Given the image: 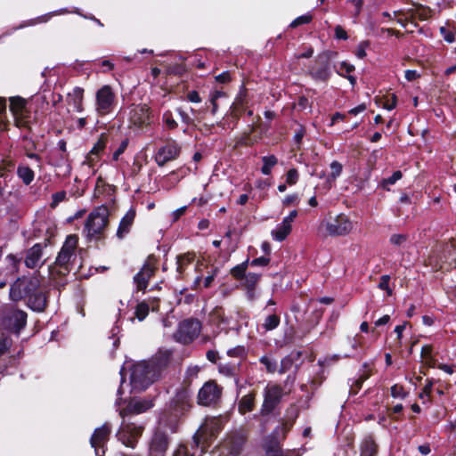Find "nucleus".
Wrapping results in <instances>:
<instances>
[{
	"label": "nucleus",
	"instance_id": "obj_36",
	"mask_svg": "<svg viewBox=\"0 0 456 456\" xmlns=\"http://www.w3.org/2000/svg\"><path fill=\"white\" fill-rule=\"evenodd\" d=\"M248 259H247L246 261H244L243 263L234 266L232 270H231V274L237 280H243V278L245 277V275L247 274L246 273V270L248 268Z\"/></svg>",
	"mask_w": 456,
	"mask_h": 456
},
{
	"label": "nucleus",
	"instance_id": "obj_11",
	"mask_svg": "<svg viewBox=\"0 0 456 456\" xmlns=\"http://www.w3.org/2000/svg\"><path fill=\"white\" fill-rule=\"evenodd\" d=\"M180 152V145L175 141H169L158 150L155 161L159 167H163L167 162L177 159Z\"/></svg>",
	"mask_w": 456,
	"mask_h": 456
},
{
	"label": "nucleus",
	"instance_id": "obj_41",
	"mask_svg": "<svg viewBox=\"0 0 456 456\" xmlns=\"http://www.w3.org/2000/svg\"><path fill=\"white\" fill-rule=\"evenodd\" d=\"M294 364V358L292 355L285 356L281 359L280 368L277 370L280 374H283L289 370Z\"/></svg>",
	"mask_w": 456,
	"mask_h": 456
},
{
	"label": "nucleus",
	"instance_id": "obj_22",
	"mask_svg": "<svg viewBox=\"0 0 456 456\" xmlns=\"http://www.w3.org/2000/svg\"><path fill=\"white\" fill-rule=\"evenodd\" d=\"M135 217V211L134 209H129L126 214L122 217L119 222V225L117 231V237L118 239H123L128 234L130 229L134 224V220Z\"/></svg>",
	"mask_w": 456,
	"mask_h": 456
},
{
	"label": "nucleus",
	"instance_id": "obj_46",
	"mask_svg": "<svg viewBox=\"0 0 456 456\" xmlns=\"http://www.w3.org/2000/svg\"><path fill=\"white\" fill-rule=\"evenodd\" d=\"M370 46L369 41L361 42L356 48L355 55L359 59H363L366 56V49Z\"/></svg>",
	"mask_w": 456,
	"mask_h": 456
},
{
	"label": "nucleus",
	"instance_id": "obj_14",
	"mask_svg": "<svg viewBox=\"0 0 456 456\" xmlns=\"http://www.w3.org/2000/svg\"><path fill=\"white\" fill-rule=\"evenodd\" d=\"M27 102L21 97L16 96L10 98V110L19 126H25L29 111L27 109Z\"/></svg>",
	"mask_w": 456,
	"mask_h": 456
},
{
	"label": "nucleus",
	"instance_id": "obj_21",
	"mask_svg": "<svg viewBox=\"0 0 456 456\" xmlns=\"http://www.w3.org/2000/svg\"><path fill=\"white\" fill-rule=\"evenodd\" d=\"M310 75L315 80L326 81L330 77V72L327 61L319 57L316 66L310 69Z\"/></svg>",
	"mask_w": 456,
	"mask_h": 456
},
{
	"label": "nucleus",
	"instance_id": "obj_12",
	"mask_svg": "<svg viewBox=\"0 0 456 456\" xmlns=\"http://www.w3.org/2000/svg\"><path fill=\"white\" fill-rule=\"evenodd\" d=\"M155 270L156 259L154 256H150L140 272L134 277V282L138 290H144L147 288L149 280L153 276Z\"/></svg>",
	"mask_w": 456,
	"mask_h": 456
},
{
	"label": "nucleus",
	"instance_id": "obj_47",
	"mask_svg": "<svg viewBox=\"0 0 456 456\" xmlns=\"http://www.w3.org/2000/svg\"><path fill=\"white\" fill-rule=\"evenodd\" d=\"M311 20H312V16L311 15H309V14L301 15V16L297 17V19H295L290 23V27L291 28H296V27H297L299 25H302V24H307Z\"/></svg>",
	"mask_w": 456,
	"mask_h": 456
},
{
	"label": "nucleus",
	"instance_id": "obj_29",
	"mask_svg": "<svg viewBox=\"0 0 456 456\" xmlns=\"http://www.w3.org/2000/svg\"><path fill=\"white\" fill-rule=\"evenodd\" d=\"M255 394L250 393L241 397L238 404V410L241 414L251 411L254 407Z\"/></svg>",
	"mask_w": 456,
	"mask_h": 456
},
{
	"label": "nucleus",
	"instance_id": "obj_7",
	"mask_svg": "<svg viewBox=\"0 0 456 456\" xmlns=\"http://www.w3.org/2000/svg\"><path fill=\"white\" fill-rule=\"evenodd\" d=\"M151 110L146 104L131 105L128 107L129 127L142 128L151 122Z\"/></svg>",
	"mask_w": 456,
	"mask_h": 456
},
{
	"label": "nucleus",
	"instance_id": "obj_45",
	"mask_svg": "<svg viewBox=\"0 0 456 456\" xmlns=\"http://www.w3.org/2000/svg\"><path fill=\"white\" fill-rule=\"evenodd\" d=\"M200 370V367L197 365L188 367L185 372V380L191 382L193 379H196Z\"/></svg>",
	"mask_w": 456,
	"mask_h": 456
},
{
	"label": "nucleus",
	"instance_id": "obj_35",
	"mask_svg": "<svg viewBox=\"0 0 456 456\" xmlns=\"http://www.w3.org/2000/svg\"><path fill=\"white\" fill-rule=\"evenodd\" d=\"M260 362L265 365L266 371L269 373H274L277 371V361L270 355H263L259 359Z\"/></svg>",
	"mask_w": 456,
	"mask_h": 456
},
{
	"label": "nucleus",
	"instance_id": "obj_18",
	"mask_svg": "<svg viewBox=\"0 0 456 456\" xmlns=\"http://www.w3.org/2000/svg\"><path fill=\"white\" fill-rule=\"evenodd\" d=\"M172 403L175 410L178 412H183L191 404V393L189 389L184 388L176 393L173 398Z\"/></svg>",
	"mask_w": 456,
	"mask_h": 456
},
{
	"label": "nucleus",
	"instance_id": "obj_5",
	"mask_svg": "<svg viewBox=\"0 0 456 456\" xmlns=\"http://www.w3.org/2000/svg\"><path fill=\"white\" fill-rule=\"evenodd\" d=\"M40 287L38 277H22L11 286L10 297L12 300L18 301L23 297H28L33 292H36Z\"/></svg>",
	"mask_w": 456,
	"mask_h": 456
},
{
	"label": "nucleus",
	"instance_id": "obj_3",
	"mask_svg": "<svg viewBox=\"0 0 456 456\" xmlns=\"http://www.w3.org/2000/svg\"><path fill=\"white\" fill-rule=\"evenodd\" d=\"M109 222V209L105 206L95 208L88 216L84 233L89 239H98L102 234Z\"/></svg>",
	"mask_w": 456,
	"mask_h": 456
},
{
	"label": "nucleus",
	"instance_id": "obj_50",
	"mask_svg": "<svg viewBox=\"0 0 456 456\" xmlns=\"http://www.w3.org/2000/svg\"><path fill=\"white\" fill-rule=\"evenodd\" d=\"M298 202H299V197L297 194L294 193V194L287 195L282 200V205L284 207H289L291 205H297Z\"/></svg>",
	"mask_w": 456,
	"mask_h": 456
},
{
	"label": "nucleus",
	"instance_id": "obj_30",
	"mask_svg": "<svg viewBox=\"0 0 456 456\" xmlns=\"http://www.w3.org/2000/svg\"><path fill=\"white\" fill-rule=\"evenodd\" d=\"M262 162L261 173L265 175H269L273 168L278 164V158L273 154L264 156L262 157Z\"/></svg>",
	"mask_w": 456,
	"mask_h": 456
},
{
	"label": "nucleus",
	"instance_id": "obj_60",
	"mask_svg": "<svg viewBox=\"0 0 456 456\" xmlns=\"http://www.w3.org/2000/svg\"><path fill=\"white\" fill-rule=\"evenodd\" d=\"M335 37L337 39L343 40H346L348 38L346 31L340 25H337L335 27Z\"/></svg>",
	"mask_w": 456,
	"mask_h": 456
},
{
	"label": "nucleus",
	"instance_id": "obj_44",
	"mask_svg": "<svg viewBox=\"0 0 456 456\" xmlns=\"http://www.w3.org/2000/svg\"><path fill=\"white\" fill-rule=\"evenodd\" d=\"M59 167H62L64 169V174H69L71 167L68 161V156L65 153H61L58 161L54 164Z\"/></svg>",
	"mask_w": 456,
	"mask_h": 456
},
{
	"label": "nucleus",
	"instance_id": "obj_58",
	"mask_svg": "<svg viewBox=\"0 0 456 456\" xmlns=\"http://www.w3.org/2000/svg\"><path fill=\"white\" fill-rule=\"evenodd\" d=\"M66 198L65 191H58L53 195L52 207H56L60 202L63 201Z\"/></svg>",
	"mask_w": 456,
	"mask_h": 456
},
{
	"label": "nucleus",
	"instance_id": "obj_54",
	"mask_svg": "<svg viewBox=\"0 0 456 456\" xmlns=\"http://www.w3.org/2000/svg\"><path fill=\"white\" fill-rule=\"evenodd\" d=\"M440 33L441 35L443 36V38L448 42V43H452L454 42L455 40V37H454V34L453 32L448 30L447 28H445L444 27H442L440 28Z\"/></svg>",
	"mask_w": 456,
	"mask_h": 456
},
{
	"label": "nucleus",
	"instance_id": "obj_64",
	"mask_svg": "<svg viewBox=\"0 0 456 456\" xmlns=\"http://www.w3.org/2000/svg\"><path fill=\"white\" fill-rule=\"evenodd\" d=\"M174 456H192V455L189 452V451H188L186 446L180 445L176 449Z\"/></svg>",
	"mask_w": 456,
	"mask_h": 456
},
{
	"label": "nucleus",
	"instance_id": "obj_62",
	"mask_svg": "<svg viewBox=\"0 0 456 456\" xmlns=\"http://www.w3.org/2000/svg\"><path fill=\"white\" fill-rule=\"evenodd\" d=\"M127 144H128V142H127V141H126V140L123 141V142L120 143L119 147H118V148L114 151V153H113V159H114V160H118V159L119 156H120V155L125 151V150L126 149Z\"/></svg>",
	"mask_w": 456,
	"mask_h": 456
},
{
	"label": "nucleus",
	"instance_id": "obj_56",
	"mask_svg": "<svg viewBox=\"0 0 456 456\" xmlns=\"http://www.w3.org/2000/svg\"><path fill=\"white\" fill-rule=\"evenodd\" d=\"M245 352L244 346H239L233 348H231L227 351V354L231 357H239L241 356Z\"/></svg>",
	"mask_w": 456,
	"mask_h": 456
},
{
	"label": "nucleus",
	"instance_id": "obj_59",
	"mask_svg": "<svg viewBox=\"0 0 456 456\" xmlns=\"http://www.w3.org/2000/svg\"><path fill=\"white\" fill-rule=\"evenodd\" d=\"M269 262H270V259L268 257L260 256V257L253 259L250 262V265L252 266H266L269 264Z\"/></svg>",
	"mask_w": 456,
	"mask_h": 456
},
{
	"label": "nucleus",
	"instance_id": "obj_15",
	"mask_svg": "<svg viewBox=\"0 0 456 456\" xmlns=\"http://www.w3.org/2000/svg\"><path fill=\"white\" fill-rule=\"evenodd\" d=\"M110 433V428L109 424H104L101 428H98L94 430L91 437L90 443L92 447L94 448L96 456L104 455V445L108 441Z\"/></svg>",
	"mask_w": 456,
	"mask_h": 456
},
{
	"label": "nucleus",
	"instance_id": "obj_31",
	"mask_svg": "<svg viewBox=\"0 0 456 456\" xmlns=\"http://www.w3.org/2000/svg\"><path fill=\"white\" fill-rule=\"evenodd\" d=\"M330 174L327 177V188L330 189L332 187V183L336 181V179L341 175L343 170V166L337 160H334L330 163Z\"/></svg>",
	"mask_w": 456,
	"mask_h": 456
},
{
	"label": "nucleus",
	"instance_id": "obj_52",
	"mask_svg": "<svg viewBox=\"0 0 456 456\" xmlns=\"http://www.w3.org/2000/svg\"><path fill=\"white\" fill-rule=\"evenodd\" d=\"M397 98L395 94H392L390 98H387L383 103V108L387 110H392L396 107Z\"/></svg>",
	"mask_w": 456,
	"mask_h": 456
},
{
	"label": "nucleus",
	"instance_id": "obj_37",
	"mask_svg": "<svg viewBox=\"0 0 456 456\" xmlns=\"http://www.w3.org/2000/svg\"><path fill=\"white\" fill-rule=\"evenodd\" d=\"M260 280V274L255 273H248L243 278V287L256 289Z\"/></svg>",
	"mask_w": 456,
	"mask_h": 456
},
{
	"label": "nucleus",
	"instance_id": "obj_28",
	"mask_svg": "<svg viewBox=\"0 0 456 456\" xmlns=\"http://www.w3.org/2000/svg\"><path fill=\"white\" fill-rule=\"evenodd\" d=\"M377 451L378 447L373 438L365 437L361 445V456H376Z\"/></svg>",
	"mask_w": 456,
	"mask_h": 456
},
{
	"label": "nucleus",
	"instance_id": "obj_38",
	"mask_svg": "<svg viewBox=\"0 0 456 456\" xmlns=\"http://www.w3.org/2000/svg\"><path fill=\"white\" fill-rule=\"evenodd\" d=\"M162 121L166 127L169 130H174L178 126V123L174 118L173 114L170 110H166L162 115Z\"/></svg>",
	"mask_w": 456,
	"mask_h": 456
},
{
	"label": "nucleus",
	"instance_id": "obj_10",
	"mask_svg": "<svg viewBox=\"0 0 456 456\" xmlns=\"http://www.w3.org/2000/svg\"><path fill=\"white\" fill-rule=\"evenodd\" d=\"M283 395L282 387L276 384L269 383L264 390V402L261 411L264 414L272 412L280 403Z\"/></svg>",
	"mask_w": 456,
	"mask_h": 456
},
{
	"label": "nucleus",
	"instance_id": "obj_9",
	"mask_svg": "<svg viewBox=\"0 0 456 456\" xmlns=\"http://www.w3.org/2000/svg\"><path fill=\"white\" fill-rule=\"evenodd\" d=\"M95 110L98 115L110 113L114 108L115 94L110 86H103L96 92Z\"/></svg>",
	"mask_w": 456,
	"mask_h": 456
},
{
	"label": "nucleus",
	"instance_id": "obj_34",
	"mask_svg": "<svg viewBox=\"0 0 456 456\" xmlns=\"http://www.w3.org/2000/svg\"><path fill=\"white\" fill-rule=\"evenodd\" d=\"M194 258H195V255L192 253H186V254L178 256L177 261H176L177 272L179 273H182L185 270V267L189 264H191L194 260Z\"/></svg>",
	"mask_w": 456,
	"mask_h": 456
},
{
	"label": "nucleus",
	"instance_id": "obj_63",
	"mask_svg": "<svg viewBox=\"0 0 456 456\" xmlns=\"http://www.w3.org/2000/svg\"><path fill=\"white\" fill-rule=\"evenodd\" d=\"M348 3L354 6V16L356 17L359 15L362 6V0H348Z\"/></svg>",
	"mask_w": 456,
	"mask_h": 456
},
{
	"label": "nucleus",
	"instance_id": "obj_61",
	"mask_svg": "<svg viewBox=\"0 0 456 456\" xmlns=\"http://www.w3.org/2000/svg\"><path fill=\"white\" fill-rule=\"evenodd\" d=\"M11 345V339L8 338H3L0 339V356L10 348Z\"/></svg>",
	"mask_w": 456,
	"mask_h": 456
},
{
	"label": "nucleus",
	"instance_id": "obj_17",
	"mask_svg": "<svg viewBox=\"0 0 456 456\" xmlns=\"http://www.w3.org/2000/svg\"><path fill=\"white\" fill-rule=\"evenodd\" d=\"M168 447V438L166 434L157 431L150 444V456H165Z\"/></svg>",
	"mask_w": 456,
	"mask_h": 456
},
{
	"label": "nucleus",
	"instance_id": "obj_53",
	"mask_svg": "<svg viewBox=\"0 0 456 456\" xmlns=\"http://www.w3.org/2000/svg\"><path fill=\"white\" fill-rule=\"evenodd\" d=\"M354 69V65H352V64H350L348 62H346V61H342L339 64V68H338V72L340 75H343L344 73L350 74Z\"/></svg>",
	"mask_w": 456,
	"mask_h": 456
},
{
	"label": "nucleus",
	"instance_id": "obj_43",
	"mask_svg": "<svg viewBox=\"0 0 456 456\" xmlns=\"http://www.w3.org/2000/svg\"><path fill=\"white\" fill-rule=\"evenodd\" d=\"M391 395L394 397V398H400V399H404L407 397L408 395V392H406L403 388V386L401 385H398V384H395L394 386H392L391 387Z\"/></svg>",
	"mask_w": 456,
	"mask_h": 456
},
{
	"label": "nucleus",
	"instance_id": "obj_39",
	"mask_svg": "<svg viewBox=\"0 0 456 456\" xmlns=\"http://www.w3.org/2000/svg\"><path fill=\"white\" fill-rule=\"evenodd\" d=\"M403 175L401 171H395L391 176L383 179L381 182V186L383 189L389 190V185L395 184L398 180L402 178Z\"/></svg>",
	"mask_w": 456,
	"mask_h": 456
},
{
	"label": "nucleus",
	"instance_id": "obj_24",
	"mask_svg": "<svg viewBox=\"0 0 456 456\" xmlns=\"http://www.w3.org/2000/svg\"><path fill=\"white\" fill-rule=\"evenodd\" d=\"M83 97L84 89L81 87H75L71 93L68 94V103L77 112L83 111Z\"/></svg>",
	"mask_w": 456,
	"mask_h": 456
},
{
	"label": "nucleus",
	"instance_id": "obj_32",
	"mask_svg": "<svg viewBox=\"0 0 456 456\" xmlns=\"http://www.w3.org/2000/svg\"><path fill=\"white\" fill-rule=\"evenodd\" d=\"M292 226L282 224L281 223L272 231V237L274 240L282 241L291 232Z\"/></svg>",
	"mask_w": 456,
	"mask_h": 456
},
{
	"label": "nucleus",
	"instance_id": "obj_6",
	"mask_svg": "<svg viewBox=\"0 0 456 456\" xmlns=\"http://www.w3.org/2000/svg\"><path fill=\"white\" fill-rule=\"evenodd\" d=\"M322 226L325 228L326 234L331 237L346 236L354 229L353 222L343 213L323 222Z\"/></svg>",
	"mask_w": 456,
	"mask_h": 456
},
{
	"label": "nucleus",
	"instance_id": "obj_25",
	"mask_svg": "<svg viewBox=\"0 0 456 456\" xmlns=\"http://www.w3.org/2000/svg\"><path fill=\"white\" fill-rule=\"evenodd\" d=\"M105 146L106 138L103 134H102L87 154L85 163H86L89 167H93L94 163L97 160L99 154L105 149Z\"/></svg>",
	"mask_w": 456,
	"mask_h": 456
},
{
	"label": "nucleus",
	"instance_id": "obj_42",
	"mask_svg": "<svg viewBox=\"0 0 456 456\" xmlns=\"http://www.w3.org/2000/svg\"><path fill=\"white\" fill-rule=\"evenodd\" d=\"M286 184L289 186L295 185L299 180V174L296 168H290L286 173Z\"/></svg>",
	"mask_w": 456,
	"mask_h": 456
},
{
	"label": "nucleus",
	"instance_id": "obj_4",
	"mask_svg": "<svg viewBox=\"0 0 456 456\" xmlns=\"http://www.w3.org/2000/svg\"><path fill=\"white\" fill-rule=\"evenodd\" d=\"M78 239L77 235H69L59 252L53 269L60 268L58 273L66 274L69 272V264L74 256Z\"/></svg>",
	"mask_w": 456,
	"mask_h": 456
},
{
	"label": "nucleus",
	"instance_id": "obj_13",
	"mask_svg": "<svg viewBox=\"0 0 456 456\" xmlns=\"http://www.w3.org/2000/svg\"><path fill=\"white\" fill-rule=\"evenodd\" d=\"M221 396V388L214 381L206 382L200 389L198 402L201 405L208 406L215 403Z\"/></svg>",
	"mask_w": 456,
	"mask_h": 456
},
{
	"label": "nucleus",
	"instance_id": "obj_57",
	"mask_svg": "<svg viewBox=\"0 0 456 456\" xmlns=\"http://www.w3.org/2000/svg\"><path fill=\"white\" fill-rule=\"evenodd\" d=\"M297 216V211L292 210L287 216H285L283 218V220L281 221V224L288 225V226H292V223L294 222V220L296 219Z\"/></svg>",
	"mask_w": 456,
	"mask_h": 456
},
{
	"label": "nucleus",
	"instance_id": "obj_2",
	"mask_svg": "<svg viewBox=\"0 0 456 456\" xmlns=\"http://www.w3.org/2000/svg\"><path fill=\"white\" fill-rule=\"evenodd\" d=\"M153 402L147 398H134L127 406L119 411L123 419L117 433L118 439L126 446L134 448L144 427L129 421L126 418L132 414H141L153 407Z\"/></svg>",
	"mask_w": 456,
	"mask_h": 456
},
{
	"label": "nucleus",
	"instance_id": "obj_1",
	"mask_svg": "<svg viewBox=\"0 0 456 456\" xmlns=\"http://www.w3.org/2000/svg\"><path fill=\"white\" fill-rule=\"evenodd\" d=\"M170 359V352H159L149 361L134 363L131 368L130 385L134 391H142L162 376Z\"/></svg>",
	"mask_w": 456,
	"mask_h": 456
},
{
	"label": "nucleus",
	"instance_id": "obj_26",
	"mask_svg": "<svg viewBox=\"0 0 456 456\" xmlns=\"http://www.w3.org/2000/svg\"><path fill=\"white\" fill-rule=\"evenodd\" d=\"M248 104V94L246 88L242 86L239 94L234 99V102L232 105V111L234 115H237V112L242 111Z\"/></svg>",
	"mask_w": 456,
	"mask_h": 456
},
{
	"label": "nucleus",
	"instance_id": "obj_20",
	"mask_svg": "<svg viewBox=\"0 0 456 456\" xmlns=\"http://www.w3.org/2000/svg\"><path fill=\"white\" fill-rule=\"evenodd\" d=\"M43 256V246L39 243L35 244L32 248H30L26 255L25 265L28 268H35L38 265H41L43 262H41Z\"/></svg>",
	"mask_w": 456,
	"mask_h": 456
},
{
	"label": "nucleus",
	"instance_id": "obj_49",
	"mask_svg": "<svg viewBox=\"0 0 456 456\" xmlns=\"http://www.w3.org/2000/svg\"><path fill=\"white\" fill-rule=\"evenodd\" d=\"M389 281H390L389 275L381 276L380 281L379 283V288L382 290H386L387 292V294L390 296V295H392V290L389 288Z\"/></svg>",
	"mask_w": 456,
	"mask_h": 456
},
{
	"label": "nucleus",
	"instance_id": "obj_8",
	"mask_svg": "<svg viewBox=\"0 0 456 456\" xmlns=\"http://www.w3.org/2000/svg\"><path fill=\"white\" fill-rule=\"evenodd\" d=\"M201 330L200 322L197 320H184L179 323L175 338L180 343L188 344L194 340Z\"/></svg>",
	"mask_w": 456,
	"mask_h": 456
},
{
	"label": "nucleus",
	"instance_id": "obj_23",
	"mask_svg": "<svg viewBox=\"0 0 456 456\" xmlns=\"http://www.w3.org/2000/svg\"><path fill=\"white\" fill-rule=\"evenodd\" d=\"M28 305L34 311L41 312L46 305V297L40 288L28 297Z\"/></svg>",
	"mask_w": 456,
	"mask_h": 456
},
{
	"label": "nucleus",
	"instance_id": "obj_27",
	"mask_svg": "<svg viewBox=\"0 0 456 456\" xmlns=\"http://www.w3.org/2000/svg\"><path fill=\"white\" fill-rule=\"evenodd\" d=\"M280 314L273 311L265 317L263 323L261 324V329L264 332H268L275 330L280 325Z\"/></svg>",
	"mask_w": 456,
	"mask_h": 456
},
{
	"label": "nucleus",
	"instance_id": "obj_51",
	"mask_svg": "<svg viewBox=\"0 0 456 456\" xmlns=\"http://www.w3.org/2000/svg\"><path fill=\"white\" fill-rule=\"evenodd\" d=\"M432 348L430 346H424L421 349V356L428 364H431L433 358H432Z\"/></svg>",
	"mask_w": 456,
	"mask_h": 456
},
{
	"label": "nucleus",
	"instance_id": "obj_48",
	"mask_svg": "<svg viewBox=\"0 0 456 456\" xmlns=\"http://www.w3.org/2000/svg\"><path fill=\"white\" fill-rule=\"evenodd\" d=\"M5 260L7 261L10 272L14 273L18 270V264L20 260L14 255H8L5 257Z\"/></svg>",
	"mask_w": 456,
	"mask_h": 456
},
{
	"label": "nucleus",
	"instance_id": "obj_19",
	"mask_svg": "<svg viewBox=\"0 0 456 456\" xmlns=\"http://www.w3.org/2000/svg\"><path fill=\"white\" fill-rule=\"evenodd\" d=\"M8 326L15 333L19 334L27 322V314L21 310H13L7 317Z\"/></svg>",
	"mask_w": 456,
	"mask_h": 456
},
{
	"label": "nucleus",
	"instance_id": "obj_55",
	"mask_svg": "<svg viewBox=\"0 0 456 456\" xmlns=\"http://www.w3.org/2000/svg\"><path fill=\"white\" fill-rule=\"evenodd\" d=\"M407 237L404 234H393L390 237V242L394 245L400 246L402 245L405 240Z\"/></svg>",
	"mask_w": 456,
	"mask_h": 456
},
{
	"label": "nucleus",
	"instance_id": "obj_16",
	"mask_svg": "<svg viewBox=\"0 0 456 456\" xmlns=\"http://www.w3.org/2000/svg\"><path fill=\"white\" fill-rule=\"evenodd\" d=\"M220 429L221 424L219 419L208 418L194 436V438L197 439V445H199L200 440H207L215 436Z\"/></svg>",
	"mask_w": 456,
	"mask_h": 456
},
{
	"label": "nucleus",
	"instance_id": "obj_33",
	"mask_svg": "<svg viewBox=\"0 0 456 456\" xmlns=\"http://www.w3.org/2000/svg\"><path fill=\"white\" fill-rule=\"evenodd\" d=\"M18 176L28 185L34 180V172L28 166L20 165L17 169Z\"/></svg>",
	"mask_w": 456,
	"mask_h": 456
},
{
	"label": "nucleus",
	"instance_id": "obj_40",
	"mask_svg": "<svg viewBox=\"0 0 456 456\" xmlns=\"http://www.w3.org/2000/svg\"><path fill=\"white\" fill-rule=\"evenodd\" d=\"M150 305L145 302H141L135 308V316L139 321H143L149 314Z\"/></svg>",
	"mask_w": 456,
	"mask_h": 456
}]
</instances>
